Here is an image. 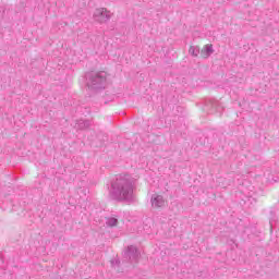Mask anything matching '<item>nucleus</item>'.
<instances>
[{
    "mask_svg": "<svg viewBox=\"0 0 279 279\" xmlns=\"http://www.w3.org/2000/svg\"><path fill=\"white\" fill-rule=\"evenodd\" d=\"M134 178L130 174H119L111 182L109 196L114 202H125V204H134Z\"/></svg>",
    "mask_w": 279,
    "mask_h": 279,
    "instance_id": "obj_1",
    "label": "nucleus"
},
{
    "mask_svg": "<svg viewBox=\"0 0 279 279\" xmlns=\"http://www.w3.org/2000/svg\"><path fill=\"white\" fill-rule=\"evenodd\" d=\"M85 80L87 88L94 93L104 90L108 86V73L106 71L87 72Z\"/></svg>",
    "mask_w": 279,
    "mask_h": 279,
    "instance_id": "obj_2",
    "label": "nucleus"
},
{
    "mask_svg": "<svg viewBox=\"0 0 279 279\" xmlns=\"http://www.w3.org/2000/svg\"><path fill=\"white\" fill-rule=\"evenodd\" d=\"M140 256L141 253L138 252V248L134 245L128 246L123 254V258L126 263H138Z\"/></svg>",
    "mask_w": 279,
    "mask_h": 279,
    "instance_id": "obj_3",
    "label": "nucleus"
},
{
    "mask_svg": "<svg viewBox=\"0 0 279 279\" xmlns=\"http://www.w3.org/2000/svg\"><path fill=\"white\" fill-rule=\"evenodd\" d=\"M94 21L96 23H108L110 19H112V15L110 14V11L106 8H98L94 12Z\"/></svg>",
    "mask_w": 279,
    "mask_h": 279,
    "instance_id": "obj_4",
    "label": "nucleus"
},
{
    "mask_svg": "<svg viewBox=\"0 0 279 279\" xmlns=\"http://www.w3.org/2000/svg\"><path fill=\"white\" fill-rule=\"evenodd\" d=\"M153 208H162L165 206V197L154 194L150 198Z\"/></svg>",
    "mask_w": 279,
    "mask_h": 279,
    "instance_id": "obj_5",
    "label": "nucleus"
},
{
    "mask_svg": "<svg viewBox=\"0 0 279 279\" xmlns=\"http://www.w3.org/2000/svg\"><path fill=\"white\" fill-rule=\"evenodd\" d=\"M215 53V49H213V44L205 45L204 48L201 50V58H210Z\"/></svg>",
    "mask_w": 279,
    "mask_h": 279,
    "instance_id": "obj_6",
    "label": "nucleus"
},
{
    "mask_svg": "<svg viewBox=\"0 0 279 279\" xmlns=\"http://www.w3.org/2000/svg\"><path fill=\"white\" fill-rule=\"evenodd\" d=\"M90 120H76L75 130H88L90 128Z\"/></svg>",
    "mask_w": 279,
    "mask_h": 279,
    "instance_id": "obj_7",
    "label": "nucleus"
},
{
    "mask_svg": "<svg viewBox=\"0 0 279 279\" xmlns=\"http://www.w3.org/2000/svg\"><path fill=\"white\" fill-rule=\"evenodd\" d=\"M189 53H190V56L197 58L199 56V53H202V49H199V46H191Z\"/></svg>",
    "mask_w": 279,
    "mask_h": 279,
    "instance_id": "obj_8",
    "label": "nucleus"
},
{
    "mask_svg": "<svg viewBox=\"0 0 279 279\" xmlns=\"http://www.w3.org/2000/svg\"><path fill=\"white\" fill-rule=\"evenodd\" d=\"M119 223V219L117 218H107V221H106V225L109 227V228H114V226H117Z\"/></svg>",
    "mask_w": 279,
    "mask_h": 279,
    "instance_id": "obj_9",
    "label": "nucleus"
},
{
    "mask_svg": "<svg viewBox=\"0 0 279 279\" xmlns=\"http://www.w3.org/2000/svg\"><path fill=\"white\" fill-rule=\"evenodd\" d=\"M111 265H112V267H114V265L120 267L121 266V260L120 259H113V260H111Z\"/></svg>",
    "mask_w": 279,
    "mask_h": 279,
    "instance_id": "obj_10",
    "label": "nucleus"
},
{
    "mask_svg": "<svg viewBox=\"0 0 279 279\" xmlns=\"http://www.w3.org/2000/svg\"><path fill=\"white\" fill-rule=\"evenodd\" d=\"M211 108H219V101L211 102Z\"/></svg>",
    "mask_w": 279,
    "mask_h": 279,
    "instance_id": "obj_11",
    "label": "nucleus"
},
{
    "mask_svg": "<svg viewBox=\"0 0 279 279\" xmlns=\"http://www.w3.org/2000/svg\"><path fill=\"white\" fill-rule=\"evenodd\" d=\"M274 182H278V180L274 179Z\"/></svg>",
    "mask_w": 279,
    "mask_h": 279,
    "instance_id": "obj_12",
    "label": "nucleus"
}]
</instances>
